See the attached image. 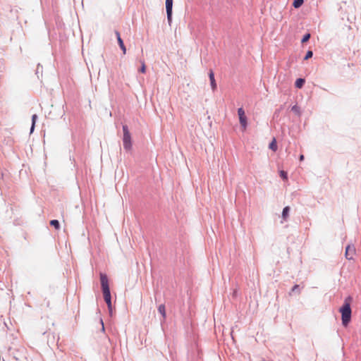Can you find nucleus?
Instances as JSON below:
<instances>
[{
	"label": "nucleus",
	"instance_id": "nucleus-1",
	"mask_svg": "<svg viewBox=\"0 0 361 361\" xmlns=\"http://www.w3.org/2000/svg\"><path fill=\"white\" fill-rule=\"evenodd\" d=\"M353 298L348 295L344 300L343 305L340 307L339 312L341 314V321L343 326H347L351 320L352 310L351 302Z\"/></svg>",
	"mask_w": 361,
	"mask_h": 361
},
{
	"label": "nucleus",
	"instance_id": "nucleus-2",
	"mask_svg": "<svg viewBox=\"0 0 361 361\" xmlns=\"http://www.w3.org/2000/svg\"><path fill=\"white\" fill-rule=\"evenodd\" d=\"M100 282L102 286V290L104 295V299L106 305L111 303V296L110 288L109 286V281L107 276L104 274H100Z\"/></svg>",
	"mask_w": 361,
	"mask_h": 361
},
{
	"label": "nucleus",
	"instance_id": "nucleus-3",
	"mask_svg": "<svg viewBox=\"0 0 361 361\" xmlns=\"http://www.w3.org/2000/svg\"><path fill=\"white\" fill-rule=\"evenodd\" d=\"M123 148L127 152L130 151L132 148V140L128 127L126 125H123Z\"/></svg>",
	"mask_w": 361,
	"mask_h": 361
},
{
	"label": "nucleus",
	"instance_id": "nucleus-4",
	"mask_svg": "<svg viewBox=\"0 0 361 361\" xmlns=\"http://www.w3.org/2000/svg\"><path fill=\"white\" fill-rule=\"evenodd\" d=\"M166 11L167 21L169 25H171L172 21L173 0H166Z\"/></svg>",
	"mask_w": 361,
	"mask_h": 361
},
{
	"label": "nucleus",
	"instance_id": "nucleus-5",
	"mask_svg": "<svg viewBox=\"0 0 361 361\" xmlns=\"http://www.w3.org/2000/svg\"><path fill=\"white\" fill-rule=\"evenodd\" d=\"M238 116H239V121H240V125L244 128H245L247 127V118H246L245 114V111H244L243 108H239L238 109Z\"/></svg>",
	"mask_w": 361,
	"mask_h": 361
},
{
	"label": "nucleus",
	"instance_id": "nucleus-6",
	"mask_svg": "<svg viewBox=\"0 0 361 361\" xmlns=\"http://www.w3.org/2000/svg\"><path fill=\"white\" fill-rule=\"evenodd\" d=\"M355 253V248L353 245H348L345 247V257L347 259H348V260L353 259Z\"/></svg>",
	"mask_w": 361,
	"mask_h": 361
},
{
	"label": "nucleus",
	"instance_id": "nucleus-7",
	"mask_svg": "<svg viewBox=\"0 0 361 361\" xmlns=\"http://www.w3.org/2000/svg\"><path fill=\"white\" fill-rule=\"evenodd\" d=\"M115 35H116V38H117L118 44L119 45L121 49L123 51V53L125 54L126 53V46H125V44L123 43V39L121 37L120 32L116 30L115 31Z\"/></svg>",
	"mask_w": 361,
	"mask_h": 361
},
{
	"label": "nucleus",
	"instance_id": "nucleus-8",
	"mask_svg": "<svg viewBox=\"0 0 361 361\" xmlns=\"http://www.w3.org/2000/svg\"><path fill=\"white\" fill-rule=\"evenodd\" d=\"M209 78L210 80L211 86H212V90H215L216 88V81L214 79V72L212 70H210V71H209Z\"/></svg>",
	"mask_w": 361,
	"mask_h": 361
},
{
	"label": "nucleus",
	"instance_id": "nucleus-9",
	"mask_svg": "<svg viewBox=\"0 0 361 361\" xmlns=\"http://www.w3.org/2000/svg\"><path fill=\"white\" fill-rule=\"evenodd\" d=\"M305 82V80L304 78H298L295 80V87L300 89L303 87Z\"/></svg>",
	"mask_w": 361,
	"mask_h": 361
},
{
	"label": "nucleus",
	"instance_id": "nucleus-10",
	"mask_svg": "<svg viewBox=\"0 0 361 361\" xmlns=\"http://www.w3.org/2000/svg\"><path fill=\"white\" fill-rule=\"evenodd\" d=\"M289 212H290V207L288 206H286L283 209L282 218L284 220H286V219L288 218V216L289 215Z\"/></svg>",
	"mask_w": 361,
	"mask_h": 361
},
{
	"label": "nucleus",
	"instance_id": "nucleus-11",
	"mask_svg": "<svg viewBox=\"0 0 361 361\" xmlns=\"http://www.w3.org/2000/svg\"><path fill=\"white\" fill-rule=\"evenodd\" d=\"M159 312L161 314L163 317V319H165L166 318V309L164 305H160L158 307Z\"/></svg>",
	"mask_w": 361,
	"mask_h": 361
},
{
	"label": "nucleus",
	"instance_id": "nucleus-12",
	"mask_svg": "<svg viewBox=\"0 0 361 361\" xmlns=\"http://www.w3.org/2000/svg\"><path fill=\"white\" fill-rule=\"evenodd\" d=\"M291 111L295 114L297 116H301V111L300 108L298 105H294L291 107Z\"/></svg>",
	"mask_w": 361,
	"mask_h": 361
},
{
	"label": "nucleus",
	"instance_id": "nucleus-13",
	"mask_svg": "<svg viewBox=\"0 0 361 361\" xmlns=\"http://www.w3.org/2000/svg\"><path fill=\"white\" fill-rule=\"evenodd\" d=\"M269 147L274 152H276L277 150L278 147L275 138H274L273 140L270 142Z\"/></svg>",
	"mask_w": 361,
	"mask_h": 361
},
{
	"label": "nucleus",
	"instance_id": "nucleus-14",
	"mask_svg": "<svg viewBox=\"0 0 361 361\" xmlns=\"http://www.w3.org/2000/svg\"><path fill=\"white\" fill-rule=\"evenodd\" d=\"M303 3L304 0H294L293 2V6L295 8H298L302 5Z\"/></svg>",
	"mask_w": 361,
	"mask_h": 361
},
{
	"label": "nucleus",
	"instance_id": "nucleus-15",
	"mask_svg": "<svg viewBox=\"0 0 361 361\" xmlns=\"http://www.w3.org/2000/svg\"><path fill=\"white\" fill-rule=\"evenodd\" d=\"M50 225L54 226L56 229L60 228V224L59 221L56 219H53L50 221Z\"/></svg>",
	"mask_w": 361,
	"mask_h": 361
},
{
	"label": "nucleus",
	"instance_id": "nucleus-16",
	"mask_svg": "<svg viewBox=\"0 0 361 361\" xmlns=\"http://www.w3.org/2000/svg\"><path fill=\"white\" fill-rule=\"evenodd\" d=\"M311 37V35L310 33H306L302 38L301 42L305 43L307 42Z\"/></svg>",
	"mask_w": 361,
	"mask_h": 361
},
{
	"label": "nucleus",
	"instance_id": "nucleus-17",
	"mask_svg": "<svg viewBox=\"0 0 361 361\" xmlns=\"http://www.w3.org/2000/svg\"><path fill=\"white\" fill-rule=\"evenodd\" d=\"M312 56H313L312 51L309 50V51H307V53H306V54H305V56L304 57V60H307V59L312 58Z\"/></svg>",
	"mask_w": 361,
	"mask_h": 361
},
{
	"label": "nucleus",
	"instance_id": "nucleus-18",
	"mask_svg": "<svg viewBox=\"0 0 361 361\" xmlns=\"http://www.w3.org/2000/svg\"><path fill=\"white\" fill-rule=\"evenodd\" d=\"M280 176L283 179H287L288 178V175H287V173L284 171H280Z\"/></svg>",
	"mask_w": 361,
	"mask_h": 361
},
{
	"label": "nucleus",
	"instance_id": "nucleus-19",
	"mask_svg": "<svg viewBox=\"0 0 361 361\" xmlns=\"http://www.w3.org/2000/svg\"><path fill=\"white\" fill-rule=\"evenodd\" d=\"M141 63H142V66L140 67V72L144 73H145V71H146V66H145L144 61H142Z\"/></svg>",
	"mask_w": 361,
	"mask_h": 361
},
{
	"label": "nucleus",
	"instance_id": "nucleus-20",
	"mask_svg": "<svg viewBox=\"0 0 361 361\" xmlns=\"http://www.w3.org/2000/svg\"><path fill=\"white\" fill-rule=\"evenodd\" d=\"M291 291H292V292L299 291V285H295V286L292 288Z\"/></svg>",
	"mask_w": 361,
	"mask_h": 361
},
{
	"label": "nucleus",
	"instance_id": "nucleus-21",
	"mask_svg": "<svg viewBox=\"0 0 361 361\" xmlns=\"http://www.w3.org/2000/svg\"><path fill=\"white\" fill-rule=\"evenodd\" d=\"M37 119V114H33L32 116V123L35 124L36 120Z\"/></svg>",
	"mask_w": 361,
	"mask_h": 361
},
{
	"label": "nucleus",
	"instance_id": "nucleus-22",
	"mask_svg": "<svg viewBox=\"0 0 361 361\" xmlns=\"http://www.w3.org/2000/svg\"><path fill=\"white\" fill-rule=\"evenodd\" d=\"M107 307H108L110 314H112V303L107 305Z\"/></svg>",
	"mask_w": 361,
	"mask_h": 361
},
{
	"label": "nucleus",
	"instance_id": "nucleus-23",
	"mask_svg": "<svg viewBox=\"0 0 361 361\" xmlns=\"http://www.w3.org/2000/svg\"><path fill=\"white\" fill-rule=\"evenodd\" d=\"M35 124L32 123L30 127V133H32L34 131Z\"/></svg>",
	"mask_w": 361,
	"mask_h": 361
},
{
	"label": "nucleus",
	"instance_id": "nucleus-24",
	"mask_svg": "<svg viewBox=\"0 0 361 361\" xmlns=\"http://www.w3.org/2000/svg\"><path fill=\"white\" fill-rule=\"evenodd\" d=\"M304 159H305V157H304V155H303V154H301V155L300 156V157H299V159H300V161H303V160H304Z\"/></svg>",
	"mask_w": 361,
	"mask_h": 361
},
{
	"label": "nucleus",
	"instance_id": "nucleus-25",
	"mask_svg": "<svg viewBox=\"0 0 361 361\" xmlns=\"http://www.w3.org/2000/svg\"><path fill=\"white\" fill-rule=\"evenodd\" d=\"M101 323L102 324V330L104 331V326L102 320H101Z\"/></svg>",
	"mask_w": 361,
	"mask_h": 361
},
{
	"label": "nucleus",
	"instance_id": "nucleus-26",
	"mask_svg": "<svg viewBox=\"0 0 361 361\" xmlns=\"http://www.w3.org/2000/svg\"><path fill=\"white\" fill-rule=\"evenodd\" d=\"M37 69H38V71H40L39 64H38V66H37Z\"/></svg>",
	"mask_w": 361,
	"mask_h": 361
}]
</instances>
